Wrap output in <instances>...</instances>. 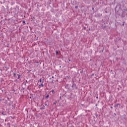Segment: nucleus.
Returning <instances> with one entry per match:
<instances>
[{"label":"nucleus","mask_w":127,"mask_h":127,"mask_svg":"<svg viewBox=\"0 0 127 127\" xmlns=\"http://www.w3.org/2000/svg\"><path fill=\"white\" fill-rule=\"evenodd\" d=\"M52 78H54V76H52Z\"/></svg>","instance_id":"f3484780"},{"label":"nucleus","mask_w":127,"mask_h":127,"mask_svg":"<svg viewBox=\"0 0 127 127\" xmlns=\"http://www.w3.org/2000/svg\"><path fill=\"white\" fill-rule=\"evenodd\" d=\"M45 109V106H43V107H42L41 109L42 110H44Z\"/></svg>","instance_id":"20e7f679"},{"label":"nucleus","mask_w":127,"mask_h":127,"mask_svg":"<svg viewBox=\"0 0 127 127\" xmlns=\"http://www.w3.org/2000/svg\"><path fill=\"white\" fill-rule=\"evenodd\" d=\"M13 76H14V77H15V73H13Z\"/></svg>","instance_id":"423d86ee"},{"label":"nucleus","mask_w":127,"mask_h":127,"mask_svg":"<svg viewBox=\"0 0 127 127\" xmlns=\"http://www.w3.org/2000/svg\"><path fill=\"white\" fill-rule=\"evenodd\" d=\"M23 23H25V21H23Z\"/></svg>","instance_id":"9d476101"},{"label":"nucleus","mask_w":127,"mask_h":127,"mask_svg":"<svg viewBox=\"0 0 127 127\" xmlns=\"http://www.w3.org/2000/svg\"><path fill=\"white\" fill-rule=\"evenodd\" d=\"M48 98H49V95H48L46 96V99H48Z\"/></svg>","instance_id":"39448f33"},{"label":"nucleus","mask_w":127,"mask_h":127,"mask_svg":"<svg viewBox=\"0 0 127 127\" xmlns=\"http://www.w3.org/2000/svg\"><path fill=\"white\" fill-rule=\"evenodd\" d=\"M75 8H78V6H75Z\"/></svg>","instance_id":"1a4fd4ad"},{"label":"nucleus","mask_w":127,"mask_h":127,"mask_svg":"<svg viewBox=\"0 0 127 127\" xmlns=\"http://www.w3.org/2000/svg\"><path fill=\"white\" fill-rule=\"evenodd\" d=\"M51 92H52V93H54V90H52L51 91Z\"/></svg>","instance_id":"0eeeda50"},{"label":"nucleus","mask_w":127,"mask_h":127,"mask_svg":"<svg viewBox=\"0 0 127 127\" xmlns=\"http://www.w3.org/2000/svg\"><path fill=\"white\" fill-rule=\"evenodd\" d=\"M120 106H121L120 104H117L115 106V108H118V107H120Z\"/></svg>","instance_id":"f03ea898"},{"label":"nucleus","mask_w":127,"mask_h":127,"mask_svg":"<svg viewBox=\"0 0 127 127\" xmlns=\"http://www.w3.org/2000/svg\"><path fill=\"white\" fill-rule=\"evenodd\" d=\"M97 99H98V97H97Z\"/></svg>","instance_id":"a211bd4d"},{"label":"nucleus","mask_w":127,"mask_h":127,"mask_svg":"<svg viewBox=\"0 0 127 127\" xmlns=\"http://www.w3.org/2000/svg\"><path fill=\"white\" fill-rule=\"evenodd\" d=\"M56 54H58V51L56 52Z\"/></svg>","instance_id":"9b49d317"},{"label":"nucleus","mask_w":127,"mask_h":127,"mask_svg":"<svg viewBox=\"0 0 127 127\" xmlns=\"http://www.w3.org/2000/svg\"><path fill=\"white\" fill-rule=\"evenodd\" d=\"M122 25L124 26L125 25V22L123 23V24H122Z\"/></svg>","instance_id":"6e6552de"},{"label":"nucleus","mask_w":127,"mask_h":127,"mask_svg":"<svg viewBox=\"0 0 127 127\" xmlns=\"http://www.w3.org/2000/svg\"><path fill=\"white\" fill-rule=\"evenodd\" d=\"M114 115H115V116H117V114H116V113H114Z\"/></svg>","instance_id":"4468645a"},{"label":"nucleus","mask_w":127,"mask_h":127,"mask_svg":"<svg viewBox=\"0 0 127 127\" xmlns=\"http://www.w3.org/2000/svg\"><path fill=\"white\" fill-rule=\"evenodd\" d=\"M111 109H113V107L111 106Z\"/></svg>","instance_id":"2eb2a0df"},{"label":"nucleus","mask_w":127,"mask_h":127,"mask_svg":"<svg viewBox=\"0 0 127 127\" xmlns=\"http://www.w3.org/2000/svg\"><path fill=\"white\" fill-rule=\"evenodd\" d=\"M18 77L17 79H19L21 77V75L17 74Z\"/></svg>","instance_id":"7ed1b4c3"},{"label":"nucleus","mask_w":127,"mask_h":127,"mask_svg":"<svg viewBox=\"0 0 127 127\" xmlns=\"http://www.w3.org/2000/svg\"><path fill=\"white\" fill-rule=\"evenodd\" d=\"M38 86L39 87H44V85H43V83H44V79L40 78L38 81Z\"/></svg>","instance_id":"f257e3e1"},{"label":"nucleus","mask_w":127,"mask_h":127,"mask_svg":"<svg viewBox=\"0 0 127 127\" xmlns=\"http://www.w3.org/2000/svg\"><path fill=\"white\" fill-rule=\"evenodd\" d=\"M54 105H56V103H54Z\"/></svg>","instance_id":"ddd939ff"},{"label":"nucleus","mask_w":127,"mask_h":127,"mask_svg":"<svg viewBox=\"0 0 127 127\" xmlns=\"http://www.w3.org/2000/svg\"><path fill=\"white\" fill-rule=\"evenodd\" d=\"M92 10H94V8H92Z\"/></svg>","instance_id":"dca6fc26"},{"label":"nucleus","mask_w":127,"mask_h":127,"mask_svg":"<svg viewBox=\"0 0 127 127\" xmlns=\"http://www.w3.org/2000/svg\"><path fill=\"white\" fill-rule=\"evenodd\" d=\"M45 106H47V104L46 103H45Z\"/></svg>","instance_id":"f8f14e48"}]
</instances>
